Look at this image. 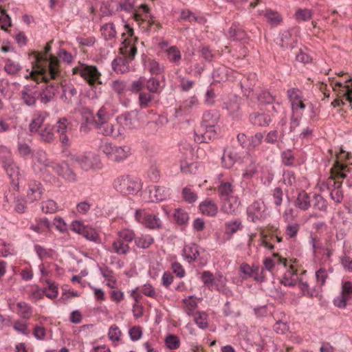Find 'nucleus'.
Returning a JSON list of instances; mask_svg holds the SVG:
<instances>
[{
  "label": "nucleus",
  "instance_id": "obj_1",
  "mask_svg": "<svg viewBox=\"0 0 352 352\" xmlns=\"http://www.w3.org/2000/svg\"><path fill=\"white\" fill-rule=\"evenodd\" d=\"M52 47L50 43H47L45 47V53L39 52L34 53V61L33 64V69L29 75L25 78H32L36 84L41 82H45L46 84L49 82V78L46 74L48 73L51 79H56L60 76V60L55 56L48 54L51 52Z\"/></svg>",
  "mask_w": 352,
  "mask_h": 352
},
{
  "label": "nucleus",
  "instance_id": "obj_2",
  "mask_svg": "<svg viewBox=\"0 0 352 352\" xmlns=\"http://www.w3.org/2000/svg\"><path fill=\"white\" fill-rule=\"evenodd\" d=\"M124 29L126 31L122 34L123 41L122 47L120 48V53L124 57H118L112 63V69L118 74H125L129 71V60H133L137 54L136 42L138 37H133L134 30L129 25H124Z\"/></svg>",
  "mask_w": 352,
  "mask_h": 352
},
{
  "label": "nucleus",
  "instance_id": "obj_3",
  "mask_svg": "<svg viewBox=\"0 0 352 352\" xmlns=\"http://www.w3.org/2000/svg\"><path fill=\"white\" fill-rule=\"evenodd\" d=\"M113 187L117 191L124 195L135 194L141 189L140 180L129 175H122L113 182Z\"/></svg>",
  "mask_w": 352,
  "mask_h": 352
},
{
  "label": "nucleus",
  "instance_id": "obj_4",
  "mask_svg": "<svg viewBox=\"0 0 352 352\" xmlns=\"http://www.w3.org/2000/svg\"><path fill=\"white\" fill-rule=\"evenodd\" d=\"M100 150L112 162H120L125 160L131 154V148L127 146H117L109 142L102 143Z\"/></svg>",
  "mask_w": 352,
  "mask_h": 352
},
{
  "label": "nucleus",
  "instance_id": "obj_5",
  "mask_svg": "<svg viewBox=\"0 0 352 352\" xmlns=\"http://www.w3.org/2000/svg\"><path fill=\"white\" fill-rule=\"evenodd\" d=\"M72 73L80 74L90 86H94L96 83H102L100 80L101 74L96 66L80 63L78 66L72 69Z\"/></svg>",
  "mask_w": 352,
  "mask_h": 352
},
{
  "label": "nucleus",
  "instance_id": "obj_6",
  "mask_svg": "<svg viewBox=\"0 0 352 352\" xmlns=\"http://www.w3.org/2000/svg\"><path fill=\"white\" fill-rule=\"evenodd\" d=\"M135 217L138 222L150 229H160L162 228V221L155 214L146 213L142 210H137Z\"/></svg>",
  "mask_w": 352,
  "mask_h": 352
},
{
  "label": "nucleus",
  "instance_id": "obj_7",
  "mask_svg": "<svg viewBox=\"0 0 352 352\" xmlns=\"http://www.w3.org/2000/svg\"><path fill=\"white\" fill-rule=\"evenodd\" d=\"M265 211L264 202L261 200L255 201L247 208L248 218L253 223L261 221L266 217Z\"/></svg>",
  "mask_w": 352,
  "mask_h": 352
},
{
  "label": "nucleus",
  "instance_id": "obj_8",
  "mask_svg": "<svg viewBox=\"0 0 352 352\" xmlns=\"http://www.w3.org/2000/svg\"><path fill=\"white\" fill-rule=\"evenodd\" d=\"M54 166V170L58 175L62 177L64 179L69 182H76L77 181V175L75 172L70 168L69 164L63 162L60 164L56 163Z\"/></svg>",
  "mask_w": 352,
  "mask_h": 352
},
{
  "label": "nucleus",
  "instance_id": "obj_9",
  "mask_svg": "<svg viewBox=\"0 0 352 352\" xmlns=\"http://www.w3.org/2000/svg\"><path fill=\"white\" fill-rule=\"evenodd\" d=\"M195 140L197 143H208L217 136L215 127L199 126L195 131Z\"/></svg>",
  "mask_w": 352,
  "mask_h": 352
},
{
  "label": "nucleus",
  "instance_id": "obj_10",
  "mask_svg": "<svg viewBox=\"0 0 352 352\" xmlns=\"http://www.w3.org/2000/svg\"><path fill=\"white\" fill-rule=\"evenodd\" d=\"M56 131L59 133L60 141L64 146H69L70 142L67 133L71 130V124L66 118H60L56 124Z\"/></svg>",
  "mask_w": 352,
  "mask_h": 352
},
{
  "label": "nucleus",
  "instance_id": "obj_11",
  "mask_svg": "<svg viewBox=\"0 0 352 352\" xmlns=\"http://www.w3.org/2000/svg\"><path fill=\"white\" fill-rule=\"evenodd\" d=\"M3 167L11 179L12 184L18 186L20 175L19 166L11 158H6L3 160Z\"/></svg>",
  "mask_w": 352,
  "mask_h": 352
},
{
  "label": "nucleus",
  "instance_id": "obj_12",
  "mask_svg": "<svg viewBox=\"0 0 352 352\" xmlns=\"http://www.w3.org/2000/svg\"><path fill=\"white\" fill-rule=\"evenodd\" d=\"M239 160L241 157L234 149L224 148L223 154L221 157V164L223 168H230Z\"/></svg>",
  "mask_w": 352,
  "mask_h": 352
},
{
  "label": "nucleus",
  "instance_id": "obj_13",
  "mask_svg": "<svg viewBox=\"0 0 352 352\" xmlns=\"http://www.w3.org/2000/svg\"><path fill=\"white\" fill-rule=\"evenodd\" d=\"M58 83L53 82L42 86V91L38 95L41 102L47 104L53 100L56 94L58 91Z\"/></svg>",
  "mask_w": 352,
  "mask_h": 352
},
{
  "label": "nucleus",
  "instance_id": "obj_14",
  "mask_svg": "<svg viewBox=\"0 0 352 352\" xmlns=\"http://www.w3.org/2000/svg\"><path fill=\"white\" fill-rule=\"evenodd\" d=\"M149 201L157 202L166 199L169 195V189L163 187L153 186L148 188Z\"/></svg>",
  "mask_w": 352,
  "mask_h": 352
},
{
  "label": "nucleus",
  "instance_id": "obj_15",
  "mask_svg": "<svg viewBox=\"0 0 352 352\" xmlns=\"http://www.w3.org/2000/svg\"><path fill=\"white\" fill-rule=\"evenodd\" d=\"M43 192L41 184L35 180H31L28 183V190L27 192V200L33 203L41 199Z\"/></svg>",
  "mask_w": 352,
  "mask_h": 352
},
{
  "label": "nucleus",
  "instance_id": "obj_16",
  "mask_svg": "<svg viewBox=\"0 0 352 352\" xmlns=\"http://www.w3.org/2000/svg\"><path fill=\"white\" fill-rule=\"evenodd\" d=\"M221 210L228 214H232L240 205V201L236 196L230 197L221 199Z\"/></svg>",
  "mask_w": 352,
  "mask_h": 352
},
{
  "label": "nucleus",
  "instance_id": "obj_17",
  "mask_svg": "<svg viewBox=\"0 0 352 352\" xmlns=\"http://www.w3.org/2000/svg\"><path fill=\"white\" fill-rule=\"evenodd\" d=\"M71 161L77 164L82 170L87 171L93 167V162L91 157L87 155H72Z\"/></svg>",
  "mask_w": 352,
  "mask_h": 352
},
{
  "label": "nucleus",
  "instance_id": "obj_18",
  "mask_svg": "<svg viewBox=\"0 0 352 352\" xmlns=\"http://www.w3.org/2000/svg\"><path fill=\"white\" fill-rule=\"evenodd\" d=\"M219 118V113L215 111H209L204 113L201 126L215 127Z\"/></svg>",
  "mask_w": 352,
  "mask_h": 352
},
{
  "label": "nucleus",
  "instance_id": "obj_19",
  "mask_svg": "<svg viewBox=\"0 0 352 352\" xmlns=\"http://www.w3.org/2000/svg\"><path fill=\"white\" fill-rule=\"evenodd\" d=\"M250 121L253 125L266 126L269 125L271 119L269 115L256 112L250 116Z\"/></svg>",
  "mask_w": 352,
  "mask_h": 352
},
{
  "label": "nucleus",
  "instance_id": "obj_20",
  "mask_svg": "<svg viewBox=\"0 0 352 352\" xmlns=\"http://www.w3.org/2000/svg\"><path fill=\"white\" fill-rule=\"evenodd\" d=\"M63 94L60 96L61 99L67 103H72L73 98L76 97L78 94L77 89L72 84H67L62 85Z\"/></svg>",
  "mask_w": 352,
  "mask_h": 352
},
{
  "label": "nucleus",
  "instance_id": "obj_21",
  "mask_svg": "<svg viewBox=\"0 0 352 352\" xmlns=\"http://www.w3.org/2000/svg\"><path fill=\"white\" fill-rule=\"evenodd\" d=\"M234 192V186L230 182H221L220 184L217 186V192L221 199L234 197L232 194Z\"/></svg>",
  "mask_w": 352,
  "mask_h": 352
},
{
  "label": "nucleus",
  "instance_id": "obj_22",
  "mask_svg": "<svg viewBox=\"0 0 352 352\" xmlns=\"http://www.w3.org/2000/svg\"><path fill=\"white\" fill-rule=\"evenodd\" d=\"M199 210L205 215L214 217L218 212V207L211 200H205L200 204Z\"/></svg>",
  "mask_w": 352,
  "mask_h": 352
},
{
  "label": "nucleus",
  "instance_id": "obj_23",
  "mask_svg": "<svg viewBox=\"0 0 352 352\" xmlns=\"http://www.w3.org/2000/svg\"><path fill=\"white\" fill-rule=\"evenodd\" d=\"M243 228L242 222L240 219L228 221L225 223V234L230 239L234 234Z\"/></svg>",
  "mask_w": 352,
  "mask_h": 352
},
{
  "label": "nucleus",
  "instance_id": "obj_24",
  "mask_svg": "<svg viewBox=\"0 0 352 352\" xmlns=\"http://www.w3.org/2000/svg\"><path fill=\"white\" fill-rule=\"evenodd\" d=\"M310 203L309 195L305 191H300L295 201V206L302 210H307L311 206Z\"/></svg>",
  "mask_w": 352,
  "mask_h": 352
},
{
  "label": "nucleus",
  "instance_id": "obj_25",
  "mask_svg": "<svg viewBox=\"0 0 352 352\" xmlns=\"http://www.w3.org/2000/svg\"><path fill=\"white\" fill-rule=\"evenodd\" d=\"M228 34L229 37L233 41H241L246 36L245 32L236 24H232Z\"/></svg>",
  "mask_w": 352,
  "mask_h": 352
},
{
  "label": "nucleus",
  "instance_id": "obj_26",
  "mask_svg": "<svg viewBox=\"0 0 352 352\" xmlns=\"http://www.w3.org/2000/svg\"><path fill=\"white\" fill-rule=\"evenodd\" d=\"M47 116L46 112L38 113L30 124V130L31 132H37L43 124V122Z\"/></svg>",
  "mask_w": 352,
  "mask_h": 352
},
{
  "label": "nucleus",
  "instance_id": "obj_27",
  "mask_svg": "<svg viewBox=\"0 0 352 352\" xmlns=\"http://www.w3.org/2000/svg\"><path fill=\"white\" fill-rule=\"evenodd\" d=\"M240 271L249 276H254V278L258 280V274L260 273V269L257 266L250 267L247 263H242L240 266ZM263 270H261V273L263 274Z\"/></svg>",
  "mask_w": 352,
  "mask_h": 352
},
{
  "label": "nucleus",
  "instance_id": "obj_28",
  "mask_svg": "<svg viewBox=\"0 0 352 352\" xmlns=\"http://www.w3.org/2000/svg\"><path fill=\"white\" fill-rule=\"evenodd\" d=\"M183 252L188 262L195 261L199 255L197 247L195 243H192L190 245H186L183 250Z\"/></svg>",
  "mask_w": 352,
  "mask_h": 352
},
{
  "label": "nucleus",
  "instance_id": "obj_29",
  "mask_svg": "<svg viewBox=\"0 0 352 352\" xmlns=\"http://www.w3.org/2000/svg\"><path fill=\"white\" fill-rule=\"evenodd\" d=\"M154 242V239L149 234L141 235L135 237V245L142 249L149 248Z\"/></svg>",
  "mask_w": 352,
  "mask_h": 352
},
{
  "label": "nucleus",
  "instance_id": "obj_30",
  "mask_svg": "<svg viewBox=\"0 0 352 352\" xmlns=\"http://www.w3.org/2000/svg\"><path fill=\"white\" fill-rule=\"evenodd\" d=\"M36 162L42 166V167H40L41 170H43V168L46 169L47 171H50V170H53L54 166L56 163L50 161L45 157V155L44 153H38L37 155L35 157Z\"/></svg>",
  "mask_w": 352,
  "mask_h": 352
},
{
  "label": "nucleus",
  "instance_id": "obj_31",
  "mask_svg": "<svg viewBox=\"0 0 352 352\" xmlns=\"http://www.w3.org/2000/svg\"><path fill=\"white\" fill-rule=\"evenodd\" d=\"M96 128L99 133L104 135H116V133H114V126L109 120L100 122L99 125H96Z\"/></svg>",
  "mask_w": 352,
  "mask_h": 352
},
{
  "label": "nucleus",
  "instance_id": "obj_32",
  "mask_svg": "<svg viewBox=\"0 0 352 352\" xmlns=\"http://www.w3.org/2000/svg\"><path fill=\"white\" fill-rule=\"evenodd\" d=\"M112 248L115 253L122 255L126 254L130 250L128 243H125L120 239H118L113 243Z\"/></svg>",
  "mask_w": 352,
  "mask_h": 352
},
{
  "label": "nucleus",
  "instance_id": "obj_33",
  "mask_svg": "<svg viewBox=\"0 0 352 352\" xmlns=\"http://www.w3.org/2000/svg\"><path fill=\"white\" fill-rule=\"evenodd\" d=\"M313 207L320 211L326 212L327 210V201L320 195L314 194L313 196Z\"/></svg>",
  "mask_w": 352,
  "mask_h": 352
},
{
  "label": "nucleus",
  "instance_id": "obj_34",
  "mask_svg": "<svg viewBox=\"0 0 352 352\" xmlns=\"http://www.w3.org/2000/svg\"><path fill=\"white\" fill-rule=\"evenodd\" d=\"M101 31L105 40H111L115 38L117 34L113 23H109L103 25L101 27Z\"/></svg>",
  "mask_w": 352,
  "mask_h": 352
},
{
  "label": "nucleus",
  "instance_id": "obj_35",
  "mask_svg": "<svg viewBox=\"0 0 352 352\" xmlns=\"http://www.w3.org/2000/svg\"><path fill=\"white\" fill-rule=\"evenodd\" d=\"M223 109H226L230 115H231L232 117L236 118L239 116L240 104L239 102L235 99L234 100H230L224 103Z\"/></svg>",
  "mask_w": 352,
  "mask_h": 352
},
{
  "label": "nucleus",
  "instance_id": "obj_36",
  "mask_svg": "<svg viewBox=\"0 0 352 352\" xmlns=\"http://www.w3.org/2000/svg\"><path fill=\"white\" fill-rule=\"evenodd\" d=\"M174 219L176 223L180 226L186 225L189 219L187 212L181 208L175 209L174 212Z\"/></svg>",
  "mask_w": 352,
  "mask_h": 352
},
{
  "label": "nucleus",
  "instance_id": "obj_37",
  "mask_svg": "<svg viewBox=\"0 0 352 352\" xmlns=\"http://www.w3.org/2000/svg\"><path fill=\"white\" fill-rule=\"evenodd\" d=\"M41 139L45 142H51L54 139V134L52 128L47 125L44 129L38 131Z\"/></svg>",
  "mask_w": 352,
  "mask_h": 352
},
{
  "label": "nucleus",
  "instance_id": "obj_38",
  "mask_svg": "<svg viewBox=\"0 0 352 352\" xmlns=\"http://www.w3.org/2000/svg\"><path fill=\"white\" fill-rule=\"evenodd\" d=\"M312 17V11L309 9L299 8L296 11L295 18L298 22L307 21Z\"/></svg>",
  "mask_w": 352,
  "mask_h": 352
},
{
  "label": "nucleus",
  "instance_id": "obj_39",
  "mask_svg": "<svg viewBox=\"0 0 352 352\" xmlns=\"http://www.w3.org/2000/svg\"><path fill=\"white\" fill-rule=\"evenodd\" d=\"M47 287L43 289L45 295L50 298H55L58 295V287L54 282L47 280Z\"/></svg>",
  "mask_w": 352,
  "mask_h": 352
},
{
  "label": "nucleus",
  "instance_id": "obj_40",
  "mask_svg": "<svg viewBox=\"0 0 352 352\" xmlns=\"http://www.w3.org/2000/svg\"><path fill=\"white\" fill-rule=\"evenodd\" d=\"M165 344L169 349H177L180 346V340L175 335L168 334L165 338Z\"/></svg>",
  "mask_w": 352,
  "mask_h": 352
},
{
  "label": "nucleus",
  "instance_id": "obj_41",
  "mask_svg": "<svg viewBox=\"0 0 352 352\" xmlns=\"http://www.w3.org/2000/svg\"><path fill=\"white\" fill-rule=\"evenodd\" d=\"M82 235L87 240L95 243L100 242L98 234L96 230L91 227L87 226L83 231Z\"/></svg>",
  "mask_w": 352,
  "mask_h": 352
},
{
  "label": "nucleus",
  "instance_id": "obj_42",
  "mask_svg": "<svg viewBox=\"0 0 352 352\" xmlns=\"http://www.w3.org/2000/svg\"><path fill=\"white\" fill-rule=\"evenodd\" d=\"M199 101L197 98L195 96H193L183 101L180 106V109L186 111H190L194 107H197Z\"/></svg>",
  "mask_w": 352,
  "mask_h": 352
},
{
  "label": "nucleus",
  "instance_id": "obj_43",
  "mask_svg": "<svg viewBox=\"0 0 352 352\" xmlns=\"http://www.w3.org/2000/svg\"><path fill=\"white\" fill-rule=\"evenodd\" d=\"M112 88L113 91L120 96H124L126 91L129 89L127 88L126 82L120 80L113 81Z\"/></svg>",
  "mask_w": 352,
  "mask_h": 352
},
{
  "label": "nucleus",
  "instance_id": "obj_44",
  "mask_svg": "<svg viewBox=\"0 0 352 352\" xmlns=\"http://www.w3.org/2000/svg\"><path fill=\"white\" fill-rule=\"evenodd\" d=\"M19 311L22 318L29 319L32 316V309L30 306L25 302H19L16 305Z\"/></svg>",
  "mask_w": 352,
  "mask_h": 352
},
{
  "label": "nucleus",
  "instance_id": "obj_45",
  "mask_svg": "<svg viewBox=\"0 0 352 352\" xmlns=\"http://www.w3.org/2000/svg\"><path fill=\"white\" fill-rule=\"evenodd\" d=\"M282 162L285 166H294L295 162V157L291 150H286L281 153Z\"/></svg>",
  "mask_w": 352,
  "mask_h": 352
},
{
  "label": "nucleus",
  "instance_id": "obj_46",
  "mask_svg": "<svg viewBox=\"0 0 352 352\" xmlns=\"http://www.w3.org/2000/svg\"><path fill=\"white\" fill-rule=\"evenodd\" d=\"M95 127L96 125H99L100 122H104L110 119V115L107 112V109L104 107H102L97 112L96 116Z\"/></svg>",
  "mask_w": 352,
  "mask_h": 352
},
{
  "label": "nucleus",
  "instance_id": "obj_47",
  "mask_svg": "<svg viewBox=\"0 0 352 352\" xmlns=\"http://www.w3.org/2000/svg\"><path fill=\"white\" fill-rule=\"evenodd\" d=\"M194 320L198 327L202 329H206L208 326L207 315L205 312H197L195 315Z\"/></svg>",
  "mask_w": 352,
  "mask_h": 352
},
{
  "label": "nucleus",
  "instance_id": "obj_48",
  "mask_svg": "<svg viewBox=\"0 0 352 352\" xmlns=\"http://www.w3.org/2000/svg\"><path fill=\"white\" fill-rule=\"evenodd\" d=\"M214 276L210 271H204L201 274V280L204 285L209 289H213Z\"/></svg>",
  "mask_w": 352,
  "mask_h": 352
},
{
  "label": "nucleus",
  "instance_id": "obj_49",
  "mask_svg": "<svg viewBox=\"0 0 352 352\" xmlns=\"http://www.w3.org/2000/svg\"><path fill=\"white\" fill-rule=\"evenodd\" d=\"M182 194L184 201L188 204H193L197 200V195L189 188H183Z\"/></svg>",
  "mask_w": 352,
  "mask_h": 352
},
{
  "label": "nucleus",
  "instance_id": "obj_50",
  "mask_svg": "<svg viewBox=\"0 0 352 352\" xmlns=\"http://www.w3.org/2000/svg\"><path fill=\"white\" fill-rule=\"evenodd\" d=\"M330 197L337 204L340 203L344 197L341 184H338V187H335L330 191Z\"/></svg>",
  "mask_w": 352,
  "mask_h": 352
},
{
  "label": "nucleus",
  "instance_id": "obj_51",
  "mask_svg": "<svg viewBox=\"0 0 352 352\" xmlns=\"http://www.w3.org/2000/svg\"><path fill=\"white\" fill-rule=\"evenodd\" d=\"M300 230V224L289 223L285 228V234L289 239H293L296 236Z\"/></svg>",
  "mask_w": 352,
  "mask_h": 352
},
{
  "label": "nucleus",
  "instance_id": "obj_52",
  "mask_svg": "<svg viewBox=\"0 0 352 352\" xmlns=\"http://www.w3.org/2000/svg\"><path fill=\"white\" fill-rule=\"evenodd\" d=\"M41 204L42 210L45 213H54L58 208L56 203L52 199L43 201Z\"/></svg>",
  "mask_w": 352,
  "mask_h": 352
},
{
  "label": "nucleus",
  "instance_id": "obj_53",
  "mask_svg": "<svg viewBox=\"0 0 352 352\" xmlns=\"http://www.w3.org/2000/svg\"><path fill=\"white\" fill-rule=\"evenodd\" d=\"M119 239L124 241L125 243L131 242L135 240V236L133 230H123L118 232Z\"/></svg>",
  "mask_w": 352,
  "mask_h": 352
},
{
  "label": "nucleus",
  "instance_id": "obj_54",
  "mask_svg": "<svg viewBox=\"0 0 352 352\" xmlns=\"http://www.w3.org/2000/svg\"><path fill=\"white\" fill-rule=\"evenodd\" d=\"M139 104L142 108L147 107L151 101L153 99V96L150 93L141 92L139 94Z\"/></svg>",
  "mask_w": 352,
  "mask_h": 352
},
{
  "label": "nucleus",
  "instance_id": "obj_55",
  "mask_svg": "<svg viewBox=\"0 0 352 352\" xmlns=\"http://www.w3.org/2000/svg\"><path fill=\"white\" fill-rule=\"evenodd\" d=\"M21 69L19 63L8 59L5 65V70L10 74H14L17 73Z\"/></svg>",
  "mask_w": 352,
  "mask_h": 352
},
{
  "label": "nucleus",
  "instance_id": "obj_56",
  "mask_svg": "<svg viewBox=\"0 0 352 352\" xmlns=\"http://www.w3.org/2000/svg\"><path fill=\"white\" fill-rule=\"evenodd\" d=\"M346 165L337 161L335 162L333 165V169L335 170L336 177L338 178L344 179L346 177V174L344 173L345 169L346 168Z\"/></svg>",
  "mask_w": 352,
  "mask_h": 352
},
{
  "label": "nucleus",
  "instance_id": "obj_57",
  "mask_svg": "<svg viewBox=\"0 0 352 352\" xmlns=\"http://www.w3.org/2000/svg\"><path fill=\"white\" fill-rule=\"evenodd\" d=\"M108 335L111 341L116 342L120 340L122 332L117 325L113 324L109 328Z\"/></svg>",
  "mask_w": 352,
  "mask_h": 352
},
{
  "label": "nucleus",
  "instance_id": "obj_58",
  "mask_svg": "<svg viewBox=\"0 0 352 352\" xmlns=\"http://www.w3.org/2000/svg\"><path fill=\"white\" fill-rule=\"evenodd\" d=\"M184 302L186 307L187 314L189 316L192 315L197 307V301L192 299V296H190L188 299H184Z\"/></svg>",
  "mask_w": 352,
  "mask_h": 352
},
{
  "label": "nucleus",
  "instance_id": "obj_59",
  "mask_svg": "<svg viewBox=\"0 0 352 352\" xmlns=\"http://www.w3.org/2000/svg\"><path fill=\"white\" fill-rule=\"evenodd\" d=\"M265 16L270 23L274 24H278L282 21L280 15L272 10H267L265 13Z\"/></svg>",
  "mask_w": 352,
  "mask_h": 352
},
{
  "label": "nucleus",
  "instance_id": "obj_60",
  "mask_svg": "<svg viewBox=\"0 0 352 352\" xmlns=\"http://www.w3.org/2000/svg\"><path fill=\"white\" fill-rule=\"evenodd\" d=\"M146 88L151 93H157L160 88V82L155 78H151L148 80Z\"/></svg>",
  "mask_w": 352,
  "mask_h": 352
},
{
  "label": "nucleus",
  "instance_id": "obj_61",
  "mask_svg": "<svg viewBox=\"0 0 352 352\" xmlns=\"http://www.w3.org/2000/svg\"><path fill=\"white\" fill-rule=\"evenodd\" d=\"M199 53L201 57L208 62H211L214 56V54L208 46L204 45L201 47Z\"/></svg>",
  "mask_w": 352,
  "mask_h": 352
},
{
  "label": "nucleus",
  "instance_id": "obj_62",
  "mask_svg": "<svg viewBox=\"0 0 352 352\" xmlns=\"http://www.w3.org/2000/svg\"><path fill=\"white\" fill-rule=\"evenodd\" d=\"M258 100L263 104H272L275 99L270 91H263L258 95Z\"/></svg>",
  "mask_w": 352,
  "mask_h": 352
},
{
  "label": "nucleus",
  "instance_id": "obj_63",
  "mask_svg": "<svg viewBox=\"0 0 352 352\" xmlns=\"http://www.w3.org/2000/svg\"><path fill=\"white\" fill-rule=\"evenodd\" d=\"M227 279L222 274H218L214 277L213 288L214 287L217 291L221 289L222 287L226 286Z\"/></svg>",
  "mask_w": 352,
  "mask_h": 352
},
{
  "label": "nucleus",
  "instance_id": "obj_64",
  "mask_svg": "<svg viewBox=\"0 0 352 352\" xmlns=\"http://www.w3.org/2000/svg\"><path fill=\"white\" fill-rule=\"evenodd\" d=\"M129 334L131 340L137 341L140 340L142 336V328L139 326H133L129 329Z\"/></svg>",
  "mask_w": 352,
  "mask_h": 352
}]
</instances>
